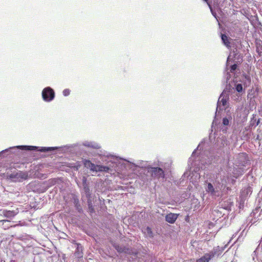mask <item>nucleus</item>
Here are the masks:
<instances>
[{"instance_id": "nucleus-6", "label": "nucleus", "mask_w": 262, "mask_h": 262, "mask_svg": "<svg viewBox=\"0 0 262 262\" xmlns=\"http://www.w3.org/2000/svg\"><path fill=\"white\" fill-rule=\"evenodd\" d=\"M222 252L219 246L214 247L208 253H205L203 256L198 259L196 262H209L215 256H218Z\"/></svg>"}, {"instance_id": "nucleus-35", "label": "nucleus", "mask_w": 262, "mask_h": 262, "mask_svg": "<svg viewBox=\"0 0 262 262\" xmlns=\"http://www.w3.org/2000/svg\"><path fill=\"white\" fill-rule=\"evenodd\" d=\"M3 221V222H5V223H6V222H9V221H8V220H3V221Z\"/></svg>"}, {"instance_id": "nucleus-25", "label": "nucleus", "mask_w": 262, "mask_h": 262, "mask_svg": "<svg viewBox=\"0 0 262 262\" xmlns=\"http://www.w3.org/2000/svg\"><path fill=\"white\" fill-rule=\"evenodd\" d=\"M220 140L221 141V144H222L223 146H224L225 144H227V143H226V140L225 139H222L219 138H217L216 139L217 143H219Z\"/></svg>"}, {"instance_id": "nucleus-18", "label": "nucleus", "mask_w": 262, "mask_h": 262, "mask_svg": "<svg viewBox=\"0 0 262 262\" xmlns=\"http://www.w3.org/2000/svg\"><path fill=\"white\" fill-rule=\"evenodd\" d=\"M256 48L257 53L260 56L262 55V41L257 40L256 42Z\"/></svg>"}, {"instance_id": "nucleus-28", "label": "nucleus", "mask_w": 262, "mask_h": 262, "mask_svg": "<svg viewBox=\"0 0 262 262\" xmlns=\"http://www.w3.org/2000/svg\"><path fill=\"white\" fill-rule=\"evenodd\" d=\"M56 181H57L55 179H50L48 181L49 184L50 186L54 185L56 184Z\"/></svg>"}, {"instance_id": "nucleus-16", "label": "nucleus", "mask_w": 262, "mask_h": 262, "mask_svg": "<svg viewBox=\"0 0 262 262\" xmlns=\"http://www.w3.org/2000/svg\"><path fill=\"white\" fill-rule=\"evenodd\" d=\"M83 145L86 147L92 148L94 149H99L100 148V146L97 143H96L94 141H84L83 142Z\"/></svg>"}, {"instance_id": "nucleus-32", "label": "nucleus", "mask_w": 262, "mask_h": 262, "mask_svg": "<svg viewBox=\"0 0 262 262\" xmlns=\"http://www.w3.org/2000/svg\"><path fill=\"white\" fill-rule=\"evenodd\" d=\"M116 189H117V190H119V189L124 190L123 187L121 186H117V187L116 188Z\"/></svg>"}, {"instance_id": "nucleus-2", "label": "nucleus", "mask_w": 262, "mask_h": 262, "mask_svg": "<svg viewBox=\"0 0 262 262\" xmlns=\"http://www.w3.org/2000/svg\"><path fill=\"white\" fill-rule=\"evenodd\" d=\"M208 149V144L205 142H202L199 144L196 149L192 152L188 162L192 161V166H197L194 168L193 170L195 171L203 169V167L205 165L210 164L212 162V156Z\"/></svg>"}, {"instance_id": "nucleus-14", "label": "nucleus", "mask_w": 262, "mask_h": 262, "mask_svg": "<svg viewBox=\"0 0 262 262\" xmlns=\"http://www.w3.org/2000/svg\"><path fill=\"white\" fill-rule=\"evenodd\" d=\"M178 214L173 213H169L165 216V220L170 224H173L177 220Z\"/></svg>"}, {"instance_id": "nucleus-9", "label": "nucleus", "mask_w": 262, "mask_h": 262, "mask_svg": "<svg viewBox=\"0 0 262 262\" xmlns=\"http://www.w3.org/2000/svg\"><path fill=\"white\" fill-rule=\"evenodd\" d=\"M213 180H210V182H208V180L207 179L205 181L204 184V188L205 191L209 194L211 196H216L219 195V190L216 187H214V186L212 184L211 182Z\"/></svg>"}, {"instance_id": "nucleus-40", "label": "nucleus", "mask_w": 262, "mask_h": 262, "mask_svg": "<svg viewBox=\"0 0 262 262\" xmlns=\"http://www.w3.org/2000/svg\"><path fill=\"white\" fill-rule=\"evenodd\" d=\"M241 207H242V205H241V204H240L239 208H241Z\"/></svg>"}, {"instance_id": "nucleus-17", "label": "nucleus", "mask_w": 262, "mask_h": 262, "mask_svg": "<svg viewBox=\"0 0 262 262\" xmlns=\"http://www.w3.org/2000/svg\"><path fill=\"white\" fill-rule=\"evenodd\" d=\"M142 232L146 237L151 238L154 237V233L151 229L149 227H146L143 228Z\"/></svg>"}, {"instance_id": "nucleus-12", "label": "nucleus", "mask_w": 262, "mask_h": 262, "mask_svg": "<svg viewBox=\"0 0 262 262\" xmlns=\"http://www.w3.org/2000/svg\"><path fill=\"white\" fill-rule=\"evenodd\" d=\"M27 177V174L22 171H19L14 172L9 175V178L14 181H21L24 179H26Z\"/></svg>"}, {"instance_id": "nucleus-33", "label": "nucleus", "mask_w": 262, "mask_h": 262, "mask_svg": "<svg viewBox=\"0 0 262 262\" xmlns=\"http://www.w3.org/2000/svg\"><path fill=\"white\" fill-rule=\"evenodd\" d=\"M229 78H230V74L228 73H227V80H228L229 79Z\"/></svg>"}, {"instance_id": "nucleus-11", "label": "nucleus", "mask_w": 262, "mask_h": 262, "mask_svg": "<svg viewBox=\"0 0 262 262\" xmlns=\"http://www.w3.org/2000/svg\"><path fill=\"white\" fill-rule=\"evenodd\" d=\"M233 117V114L228 111L227 112L226 116L223 117L222 125L225 127V130L228 128V126L231 125Z\"/></svg>"}, {"instance_id": "nucleus-38", "label": "nucleus", "mask_w": 262, "mask_h": 262, "mask_svg": "<svg viewBox=\"0 0 262 262\" xmlns=\"http://www.w3.org/2000/svg\"><path fill=\"white\" fill-rule=\"evenodd\" d=\"M212 137V135L211 134L210 135V138H211Z\"/></svg>"}, {"instance_id": "nucleus-8", "label": "nucleus", "mask_w": 262, "mask_h": 262, "mask_svg": "<svg viewBox=\"0 0 262 262\" xmlns=\"http://www.w3.org/2000/svg\"><path fill=\"white\" fill-rule=\"evenodd\" d=\"M42 99L45 102H51L55 98L54 91L50 86L44 88L41 93Z\"/></svg>"}, {"instance_id": "nucleus-27", "label": "nucleus", "mask_w": 262, "mask_h": 262, "mask_svg": "<svg viewBox=\"0 0 262 262\" xmlns=\"http://www.w3.org/2000/svg\"><path fill=\"white\" fill-rule=\"evenodd\" d=\"M244 172V169L242 168H239L237 169V172L234 173V174H242Z\"/></svg>"}, {"instance_id": "nucleus-5", "label": "nucleus", "mask_w": 262, "mask_h": 262, "mask_svg": "<svg viewBox=\"0 0 262 262\" xmlns=\"http://www.w3.org/2000/svg\"><path fill=\"white\" fill-rule=\"evenodd\" d=\"M147 175L150 176V181H153L155 184L163 182L165 178L164 171L160 167H148Z\"/></svg>"}, {"instance_id": "nucleus-23", "label": "nucleus", "mask_w": 262, "mask_h": 262, "mask_svg": "<svg viewBox=\"0 0 262 262\" xmlns=\"http://www.w3.org/2000/svg\"><path fill=\"white\" fill-rule=\"evenodd\" d=\"M76 209L77 210L78 212H81L82 211V207L80 204V203H78V204H76L74 205Z\"/></svg>"}, {"instance_id": "nucleus-26", "label": "nucleus", "mask_w": 262, "mask_h": 262, "mask_svg": "<svg viewBox=\"0 0 262 262\" xmlns=\"http://www.w3.org/2000/svg\"><path fill=\"white\" fill-rule=\"evenodd\" d=\"M237 68L236 64H233L230 67V72L234 73Z\"/></svg>"}, {"instance_id": "nucleus-10", "label": "nucleus", "mask_w": 262, "mask_h": 262, "mask_svg": "<svg viewBox=\"0 0 262 262\" xmlns=\"http://www.w3.org/2000/svg\"><path fill=\"white\" fill-rule=\"evenodd\" d=\"M229 97L226 92H223L220 95L218 102L217 103L216 111L223 110V107H226L228 105V100Z\"/></svg>"}, {"instance_id": "nucleus-24", "label": "nucleus", "mask_w": 262, "mask_h": 262, "mask_svg": "<svg viewBox=\"0 0 262 262\" xmlns=\"http://www.w3.org/2000/svg\"><path fill=\"white\" fill-rule=\"evenodd\" d=\"M70 92L71 91L69 89H66L63 91L62 93L64 96H68L70 95Z\"/></svg>"}, {"instance_id": "nucleus-20", "label": "nucleus", "mask_w": 262, "mask_h": 262, "mask_svg": "<svg viewBox=\"0 0 262 262\" xmlns=\"http://www.w3.org/2000/svg\"><path fill=\"white\" fill-rule=\"evenodd\" d=\"M222 40L223 43L227 47H230V42L229 41L228 37L225 34H222L221 35Z\"/></svg>"}, {"instance_id": "nucleus-15", "label": "nucleus", "mask_w": 262, "mask_h": 262, "mask_svg": "<svg viewBox=\"0 0 262 262\" xmlns=\"http://www.w3.org/2000/svg\"><path fill=\"white\" fill-rule=\"evenodd\" d=\"M18 213V210L16 209L15 210H2V214L6 217L12 218L15 216Z\"/></svg>"}, {"instance_id": "nucleus-13", "label": "nucleus", "mask_w": 262, "mask_h": 262, "mask_svg": "<svg viewBox=\"0 0 262 262\" xmlns=\"http://www.w3.org/2000/svg\"><path fill=\"white\" fill-rule=\"evenodd\" d=\"M113 247L119 253H124L127 254H130V250L125 246H120L117 244H114L113 245Z\"/></svg>"}, {"instance_id": "nucleus-1", "label": "nucleus", "mask_w": 262, "mask_h": 262, "mask_svg": "<svg viewBox=\"0 0 262 262\" xmlns=\"http://www.w3.org/2000/svg\"><path fill=\"white\" fill-rule=\"evenodd\" d=\"M96 154L100 157L101 160L105 162L106 165H95L90 160H85L83 162L84 166L93 172H105L111 174L114 173V171L118 170L117 169L118 164H124L125 167L128 168L133 171H135L137 168H143L145 167L143 162L132 163L118 157L108 155L106 152H103L101 150L98 151Z\"/></svg>"}, {"instance_id": "nucleus-7", "label": "nucleus", "mask_w": 262, "mask_h": 262, "mask_svg": "<svg viewBox=\"0 0 262 262\" xmlns=\"http://www.w3.org/2000/svg\"><path fill=\"white\" fill-rule=\"evenodd\" d=\"M241 83H235V89L239 93L245 92V88H247L251 82V79L249 76L243 75L241 80Z\"/></svg>"}, {"instance_id": "nucleus-29", "label": "nucleus", "mask_w": 262, "mask_h": 262, "mask_svg": "<svg viewBox=\"0 0 262 262\" xmlns=\"http://www.w3.org/2000/svg\"><path fill=\"white\" fill-rule=\"evenodd\" d=\"M210 9V11H211V12L212 13V14L213 15V16L217 19V18H216V14L215 12H214L213 11V10H212V6H211V8H209Z\"/></svg>"}, {"instance_id": "nucleus-3", "label": "nucleus", "mask_w": 262, "mask_h": 262, "mask_svg": "<svg viewBox=\"0 0 262 262\" xmlns=\"http://www.w3.org/2000/svg\"><path fill=\"white\" fill-rule=\"evenodd\" d=\"M68 146H64L63 147H61V148H67ZM60 147H37L34 146H27V145H21V146H16L14 147H10L8 149H6L5 150H2L0 152V158L2 157V156H4V155L9 153H14V150L16 149H21L22 150H37L38 151H40L41 152H49L51 151L55 150Z\"/></svg>"}, {"instance_id": "nucleus-39", "label": "nucleus", "mask_w": 262, "mask_h": 262, "mask_svg": "<svg viewBox=\"0 0 262 262\" xmlns=\"http://www.w3.org/2000/svg\"><path fill=\"white\" fill-rule=\"evenodd\" d=\"M241 207H242V205H241V204H240L239 208H241Z\"/></svg>"}, {"instance_id": "nucleus-37", "label": "nucleus", "mask_w": 262, "mask_h": 262, "mask_svg": "<svg viewBox=\"0 0 262 262\" xmlns=\"http://www.w3.org/2000/svg\"><path fill=\"white\" fill-rule=\"evenodd\" d=\"M229 57H230L229 56V57H228V58H227V63L229 62Z\"/></svg>"}, {"instance_id": "nucleus-34", "label": "nucleus", "mask_w": 262, "mask_h": 262, "mask_svg": "<svg viewBox=\"0 0 262 262\" xmlns=\"http://www.w3.org/2000/svg\"><path fill=\"white\" fill-rule=\"evenodd\" d=\"M74 168L76 169V170H78V166H74Z\"/></svg>"}, {"instance_id": "nucleus-19", "label": "nucleus", "mask_w": 262, "mask_h": 262, "mask_svg": "<svg viewBox=\"0 0 262 262\" xmlns=\"http://www.w3.org/2000/svg\"><path fill=\"white\" fill-rule=\"evenodd\" d=\"M259 123V119H257L256 115H253L250 123V126L252 127H256Z\"/></svg>"}, {"instance_id": "nucleus-30", "label": "nucleus", "mask_w": 262, "mask_h": 262, "mask_svg": "<svg viewBox=\"0 0 262 262\" xmlns=\"http://www.w3.org/2000/svg\"><path fill=\"white\" fill-rule=\"evenodd\" d=\"M205 2H206L208 5L209 8H211V2H209L208 0H203Z\"/></svg>"}, {"instance_id": "nucleus-31", "label": "nucleus", "mask_w": 262, "mask_h": 262, "mask_svg": "<svg viewBox=\"0 0 262 262\" xmlns=\"http://www.w3.org/2000/svg\"><path fill=\"white\" fill-rule=\"evenodd\" d=\"M252 256H253V259L254 260L255 259V256H256V251L255 250L253 254H252Z\"/></svg>"}, {"instance_id": "nucleus-22", "label": "nucleus", "mask_w": 262, "mask_h": 262, "mask_svg": "<svg viewBox=\"0 0 262 262\" xmlns=\"http://www.w3.org/2000/svg\"><path fill=\"white\" fill-rule=\"evenodd\" d=\"M72 200L74 205L79 203L78 198L76 195H72Z\"/></svg>"}, {"instance_id": "nucleus-41", "label": "nucleus", "mask_w": 262, "mask_h": 262, "mask_svg": "<svg viewBox=\"0 0 262 262\" xmlns=\"http://www.w3.org/2000/svg\"><path fill=\"white\" fill-rule=\"evenodd\" d=\"M214 121H213V122H212V124H214Z\"/></svg>"}, {"instance_id": "nucleus-21", "label": "nucleus", "mask_w": 262, "mask_h": 262, "mask_svg": "<svg viewBox=\"0 0 262 262\" xmlns=\"http://www.w3.org/2000/svg\"><path fill=\"white\" fill-rule=\"evenodd\" d=\"M192 161H191V162H190V163L188 162V164L190 167L189 173L188 174V176H187V177H189V176H190L191 172L193 173L194 172L198 174V172L200 170V169H199L198 171H195L194 170H193L194 168H196V167H197V166H192ZM187 174H188V172H186L184 174V176H185L186 175H187Z\"/></svg>"}, {"instance_id": "nucleus-4", "label": "nucleus", "mask_w": 262, "mask_h": 262, "mask_svg": "<svg viewBox=\"0 0 262 262\" xmlns=\"http://www.w3.org/2000/svg\"><path fill=\"white\" fill-rule=\"evenodd\" d=\"M82 186L83 188L81 190L82 200H83L84 198L87 200L89 211L91 213H94L95 209L92 203L93 196L92 191L90 189L89 183L87 182V180L85 177H83L82 179Z\"/></svg>"}, {"instance_id": "nucleus-36", "label": "nucleus", "mask_w": 262, "mask_h": 262, "mask_svg": "<svg viewBox=\"0 0 262 262\" xmlns=\"http://www.w3.org/2000/svg\"><path fill=\"white\" fill-rule=\"evenodd\" d=\"M216 133H217V132H214V137H215L216 136H217V134H216Z\"/></svg>"}]
</instances>
